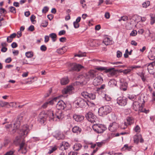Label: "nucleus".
Masks as SVG:
<instances>
[{"label":"nucleus","instance_id":"obj_1","mask_svg":"<svg viewBox=\"0 0 155 155\" xmlns=\"http://www.w3.org/2000/svg\"><path fill=\"white\" fill-rule=\"evenodd\" d=\"M111 108L109 105L101 107L99 109L98 113L100 116H104L111 112Z\"/></svg>","mask_w":155,"mask_h":155},{"label":"nucleus","instance_id":"obj_2","mask_svg":"<svg viewBox=\"0 0 155 155\" xmlns=\"http://www.w3.org/2000/svg\"><path fill=\"white\" fill-rule=\"evenodd\" d=\"M92 128L94 130L98 133H102L106 129L104 125L101 124H94Z\"/></svg>","mask_w":155,"mask_h":155},{"label":"nucleus","instance_id":"obj_3","mask_svg":"<svg viewBox=\"0 0 155 155\" xmlns=\"http://www.w3.org/2000/svg\"><path fill=\"white\" fill-rule=\"evenodd\" d=\"M20 124L19 121H18L17 123H14L13 126L12 124H8L5 127L7 129H9V131L12 132V134H14L19 127Z\"/></svg>","mask_w":155,"mask_h":155},{"label":"nucleus","instance_id":"obj_4","mask_svg":"<svg viewBox=\"0 0 155 155\" xmlns=\"http://www.w3.org/2000/svg\"><path fill=\"white\" fill-rule=\"evenodd\" d=\"M85 116L88 121L91 123H94L98 121L96 116L91 112H88L86 114Z\"/></svg>","mask_w":155,"mask_h":155},{"label":"nucleus","instance_id":"obj_5","mask_svg":"<svg viewBox=\"0 0 155 155\" xmlns=\"http://www.w3.org/2000/svg\"><path fill=\"white\" fill-rule=\"evenodd\" d=\"M74 103L81 107H84L86 105H88V103L81 97L77 98L75 101Z\"/></svg>","mask_w":155,"mask_h":155},{"label":"nucleus","instance_id":"obj_6","mask_svg":"<svg viewBox=\"0 0 155 155\" xmlns=\"http://www.w3.org/2000/svg\"><path fill=\"white\" fill-rule=\"evenodd\" d=\"M29 131L28 126L27 125H23L21 129L20 134L22 137L24 136H26Z\"/></svg>","mask_w":155,"mask_h":155},{"label":"nucleus","instance_id":"obj_7","mask_svg":"<svg viewBox=\"0 0 155 155\" xmlns=\"http://www.w3.org/2000/svg\"><path fill=\"white\" fill-rule=\"evenodd\" d=\"M81 95L88 100H93L95 98V96L93 94H89L86 91H83L81 93Z\"/></svg>","mask_w":155,"mask_h":155},{"label":"nucleus","instance_id":"obj_8","mask_svg":"<svg viewBox=\"0 0 155 155\" xmlns=\"http://www.w3.org/2000/svg\"><path fill=\"white\" fill-rule=\"evenodd\" d=\"M45 113L47 116V118L49 117L50 120H57V119H55V117L53 111L52 110H49L45 111Z\"/></svg>","mask_w":155,"mask_h":155},{"label":"nucleus","instance_id":"obj_9","mask_svg":"<svg viewBox=\"0 0 155 155\" xmlns=\"http://www.w3.org/2000/svg\"><path fill=\"white\" fill-rule=\"evenodd\" d=\"M47 118L45 111H42L40 113L38 116V120L41 124L45 123Z\"/></svg>","mask_w":155,"mask_h":155},{"label":"nucleus","instance_id":"obj_10","mask_svg":"<svg viewBox=\"0 0 155 155\" xmlns=\"http://www.w3.org/2000/svg\"><path fill=\"white\" fill-rule=\"evenodd\" d=\"M155 61L149 64L147 66L149 72L150 74H153L155 73Z\"/></svg>","mask_w":155,"mask_h":155},{"label":"nucleus","instance_id":"obj_11","mask_svg":"<svg viewBox=\"0 0 155 155\" xmlns=\"http://www.w3.org/2000/svg\"><path fill=\"white\" fill-rule=\"evenodd\" d=\"M127 98L125 97H119L117 99V103L120 106H124L127 104Z\"/></svg>","mask_w":155,"mask_h":155},{"label":"nucleus","instance_id":"obj_12","mask_svg":"<svg viewBox=\"0 0 155 155\" xmlns=\"http://www.w3.org/2000/svg\"><path fill=\"white\" fill-rule=\"evenodd\" d=\"M103 81L102 77L98 74L93 81V84L94 86H97L101 84Z\"/></svg>","mask_w":155,"mask_h":155},{"label":"nucleus","instance_id":"obj_13","mask_svg":"<svg viewBox=\"0 0 155 155\" xmlns=\"http://www.w3.org/2000/svg\"><path fill=\"white\" fill-rule=\"evenodd\" d=\"M59 97H54L51 100L45 102L42 105V107L44 108H45L47 107L48 104H53L55 102H57V100L59 99Z\"/></svg>","mask_w":155,"mask_h":155},{"label":"nucleus","instance_id":"obj_14","mask_svg":"<svg viewBox=\"0 0 155 155\" xmlns=\"http://www.w3.org/2000/svg\"><path fill=\"white\" fill-rule=\"evenodd\" d=\"M74 90V87L71 85H70L64 88L62 90V93L63 94H70L72 93L73 90Z\"/></svg>","mask_w":155,"mask_h":155},{"label":"nucleus","instance_id":"obj_15","mask_svg":"<svg viewBox=\"0 0 155 155\" xmlns=\"http://www.w3.org/2000/svg\"><path fill=\"white\" fill-rule=\"evenodd\" d=\"M74 90V87L71 85H70L64 88L62 90V93L63 94H70L72 93L73 90Z\"/></svg>","mask_w":155,"mask_h":155},{"label":"nucleus","instance_id":"obj_16","mask_svg":"<svg viewBox=\"0 0 155 155\" xmlns=\"http://www.w3.org/2000/svg\"><path fill=\"white\" fill-rule=\"evenodd\" d=\"M134 142L137 144H138L139 141L140 143H143L144 141L141 135L138 134H137L134 136Z\"/></svg>","mask_w":155,"mask_h":155},{"label":"nucleus","instance_id":"obj_17","mask_svg":"<svg viewBox=\"0 0 155 155\" xmlns=\"http://www.w3.org/2000/svg\"><path fill=\"white\" fill-rule=\"evenodd\" d=\"M55 119H58L59 120H62L64 117V115L61 110H58L55 113L54 115Z\"/></svg>","mask_w":155,"mask_h":155},{"label":"nucleus","instance_id":"obj_18","mask_svg":"<svg viewBox=\"0 0 155 155\" xmlns=\"http://www.w3.org/2000/svg\"><path fill=\"white\" fill-rule=\"evenodd\" d=\"M26 145L24 141H23L20 145V149L18 151L22 153H25L27 152Z\"/></svg>","mask_w":155,"mask_h":155},{"label":"nucleus","instance_id":"obj_19","mask_svg":"<svg viewBox=\"0 0 155 155\" xmlns=\"http://www.w3.org/2000/svg\"><path fill=\"white\" fill-rule=\"evenodd\" d=\"M87 75L86 74L79 75L78 78L80 80V83L84 84H86L87 81L88 80V79L87 78Z\"/></svg>","mask_w":155,"mask_h":155},{"label":"nucleus","instance_id":"obj_20","mask_svg":"<svg viewBox=\"0 0 155 155\" xmlns=\"http://www.w3.org/2000/svg\"><path fill=\"white\" fill-rule=\"evenodd\" d=\"M119 127L118 124L115 122L113 123L110 125L109 127V130L111 132L116 131Z\"/></svg>","mask_w":155,"mask_h":155},{"label":"nucleus","instance_id":"obj_21","mask_svg":"<svg viewBox=\"0 0 155 155\" xmlns=\"http://www.w3.org/2000/svg\"><path fill=\"white\" fill-rule=\"evenodd\" d=\"M66 107L65 104L62 100L59 101L56 106L58 110L64 109Z\"/></svg>","mask_w":155,"mask_h":155},{"label":"nucleus","instance_id":"obj_22","mask_svg":"<svg viewBox=\"0 0 155 155\" xmlns=\"http://www.w3.org/2000/svg\"><path fill=\"white\" fill-rule=\"evenodd\" d=\"M140 67L138 66H132L129 67V68L121 71H120V72L123 73L125 74H127L130 73L131 71L134 69L140 68Z\"/></svg>","mask_w":155,"mask_h":155},{"label":"nucleus","instance_id":"obj_23","mask_svg":"<svg viewBox=\"0 0 155 155\" xmlns=\"http://www.w3.org/2000/svg\"><path fill=\"white\" fill-rule=\"evenodd\" d=\"M149 58L151 60L155 59V48H152L149 52L148 55Z\"/></svg>","mask_w":155,"mask_h":155},{"label":"nucleus","instance_id":"obj_24","mask_svg":"<svg viewBox=\"0 0 155 155\" xmlns=\"http://www.w3.org/2000/svg\"><path fill=\"white\" fill-rule=\"evenodd\" d=\"M97 72L94 70H91L89 71L87 75V77L89 78L93 79L94 77L97 75Z\"/></svg>","mask_w":155,"mask_h":155},{"label":"nucleus","instance_id":"obj_25","mask_svg":"<svg viewBox=\"0 0 155 155\" xmlns=\"http://www.w3.org/2000/svg\"><path fill=\"white\" fill-rule=\"evenodd\" d=\"M71 68L73 70L78 71L83 68L84 67L81 64H74L71 66Z\"/></svg>","mask_w":155,"mask_h":155},{"label":"nucleus","instance_id":"obj_26","mask_svg":"<svg viewBox=\"0 0 155 155\" xmlns=\"http://www.w3.org/2000/svg\"><path fill=\"white\" fill-rule=\"evenodd\" d=\"M95 68L97 70L99 71H102L105 70L106 72H110L112 70H113L114 69V68L107 69L106 67H97Z\"/></svg>","mask_w":155,"mask_h":155},{"label":"nucleus","instance_id":"obj_27","mask_svg":"<svg viewBox=\"0 0 155 155\" xmlns=\"http://www.w3.org/2000/svg\"><path fill=\"white\" fill-rule=\"evenodd\" d=\"M74 119L77 122H80L84 120V117L81 115H78L74 114L73 115Z\"/></svg>","mask_w":155,"mask_h":155},{"label":"nucleus","instance_id":"obj_28","mask_svg":"<svg viewBox=\"0 0 155 155\" xmlns=\"http://www.w3.org/2000/svg\"><path fill=\"white\" fill-rule=\"evenodd\" d=\"M120 89L124 91H126L127 88V83L126 82H122L121 81H120Z\"/></svg>","mask_w":155,"mask_h":155},{"label":"nucleus","instance_id":"obj_29","mask_svg":"<svg viewBox=\"0 0 155 155\" xmlns=\"http://www.w3.org/2000/svg\"><path fill=\"white\" fill-rule=\"evenodd\" d=\"M60 82L61 85H65L69 83V80L67 77L63 78L61 79Z\"/></svg>","mask_w":155,"mask_h":155},{"label":"nucleus","instance_id":"obj_30","mask_svg":"<svg viewBox=\"0 0 155 155\" xmlns=\"http://www.w3.org/2000/svg\"><path fill=\"white\" fill-rule=\"evenodd\" d=\"M113 41L111 40L109 38H104L103 41V43L106 45H110L112 44Z\"/></svg>","mask_w":155,"mask_h":155},{"label":"nucleus","instance_id":"obj_31","mask_svg":"<svg viewBox=\"0 0 155 155\" xmlns=\"http://www.w3.org/2000/svg\"><path fill=\"white\" fill-rule=\"evenodd\" d=\"M108 84L110 86L113 87L117 85V81L115 79H112L108 82Z\"/></svg>","mask_w":155,"mask_h":155},{"label":"nucleus","instance_id":"obj_32","mask_svg":"<svg viewBox=\"0 0 155 155\" xmlns=\"http://www.w3.org/2000/svg\"><path fill=\"white\" fill-rule=\"evenodd\" d=\"M81 131V129L77 126H74L72 129V131L74 133H80Z\"/></svg>","mask_w":155,"mask_h":155},{"label":"nucleus","instance_id":"obj_33","mask_svg":"<svg viewBox=\"0 0 155 155\" xmlns=\"http://www.w3.org/2000/svg\"><path fill=\"white\" fill-rule=\"evenodd\" d=\"M69 147L70 145L68 143L66 142H62L61 148L62 149H63V148L64 150H65L67 149L68 147Z\"/></svg>","mask_w":155,"mask_h":155},{"label":"nucleus","instance_id":"obj_34","mask_svg":"<svg viewBox=\"0 0 155 155\" xmlns=\"http://www.w3.org/2000/svg\"><path fill=\"white\" fill-rule=\"evenodd\" d=\"M82 145L79 143H75L73 149L74 150L78 151L80 150L82 147Z\"/></svg>","mask_w":155,"mask_h":155},{"label":"nucleus","instance_id":"obj_35","mask_svg":"<svg viewBox=\"0 0 155 155\" xmlns=\"http://www.w3.org/2000/svg\"><path fill=\"white\" fill-rule=\"evenodd\" d=\"M139 107V104L138 102L135 101L134 102L133 104V109L134 110L137 111Z\"/></svg>","mask_w":155,"mask_h":155},{"label":"nucleus","instance_id":"obj_36","mask_svg":"<svg viewBox=\"0 0 155 155\" xmlns=\"http://www.w3.org/2000/svg\"><path fill=\"white\" fill-rule=\"evenodd\" d=\"M127 125H131L134 122V120L132 117H128L127 119Z\"/></svg>","mask_w":155,"mask_h":155},{"label":"nucleus","instance_id":"obj_37","mask_svg":"<svg viewBox=\"0 0 155 155\" xmlns=\"http://www.w3.org/2000/svg\"><path fill=\"white\" fill-rule=\"evenodd\" d=\"M150 16L151 18L150 24L151 25H153L155 22V15L151 14H150Z\"/></svg>","mask_w":155,"mask_h":155},{"label":"nucleus","instance_id":"obj_38","mask_svg":"<svg viewBox=\"0 0 155 155\" xmlns=\"http://www.w3.org/2000/svg\"><path fill=\"white\" fill-rule=\"evenodd\" d=\"M49 37L52 39L53 41H55L56 40L57 37L56 35L54 33H52L49 35Z\"/></svg>","mask_w":155,"mask_h":155},{"label":"nucleus","instance_id":"obj_39","mask_svg":"<svg viewBox=\"0 0 155 155\" xmlns=\"http://www.w3.org/2000/svg\"><path fill=\"white\" fill-rule=\"evenodd\" d=\"M150 5V2L147 1L143 2L142 4V6L143 8H147Z\"/></svg>","mask_w":155,"mask_h":155},{"label":"nucleus","instance_id":"obj_40","mask_svg":"<svg viewBox=\"0 0 155 155\" xmlns=\"http://www.w3.org/2000/svg\"><path fill=\"white\" fill-rule=\"evenodd\" d=\"M138 110L139 112H144L146 113H147V111L145 109L143 108L142 105L140 106V107H139V108H138Z\"/></svg>","mask_w":155,"mask_h":155},{"label":"nucleus","instance_id":"obj_41","mask_svg":"<svg viewBox=\"0 0 155 155\" xmlns=\"http://www.w3.org/2000/svg\"><path fill=\"white\" fill-rule=\"evenodd\" d=\"M9 10L10 12L13 13H16L15 8L13 6H11L9 7Z\"/></svg>","mask_w":155,"mask_h":155},{"label":"nucleus","instance_id":"obj_42","mask_svg":"<svg viewBox=\"0 0 155 155\" xmlns=\"http://www.w3.org/2000/svg\"><path fill=\"white\" fill-rule=\"evenodd\" d=\"M15 150H14L12 149L6 153L4 155H12L15 153Z\"/></svg>","mask_w":155,"mask_h":155},{"label":"nucleus","instance_id":"obj_43","mask_svg":"<svg viewBox=\"0 0 155 155\" xmlns=\"http://www.w3.org/2000/svg\"><path fill=\"white\" fill-rule=\"evenodd\" d=\"M9 140L7 139H5L4 140L3 144H2V147H6L8 144Z\"/></svg>","mask_w":155,"mask_h":155},{"label":"nucleus","instance_id":"obj_44","mask_svg":"<svg viewBox=\"0 0 155 155\" xmlns=\"http://www.w3.org/2000/svg\"><path fill=\"white\" fill-rule=\"evenodd\" d=\"M25 55L28 58H31L33 56V54L31 52H28L26 53Z\"/></svg>","mask_w":155,"mask_h":155},{"label":"nucleus","instance_id":"obj_45","mask_svg":"<svg viewBox=\"0 0 155 155\" xmlns=\"http://www.w3.org/2000/svg\"><path fill=\"white\" fill-rule=\"evenodd\" d=\"M127 122H125L124 123L122 124L121 125V128L123 129H125L127 127Z\"/></svg>","mask_w":155,"mask_h":155},{"label":"nucleus","instance_id":"obj_46","mask_svg":"<svg viewBox=\"0 0 155 155\" xmlns=\"http://www.w3.org/2000/svg\"><path fill=\"white\" fill-rule=\"evenodd\" d=\"M104 98L107 101H109L111 99V97L108 95L105 94Z\"/></svg>","mask_w":155,"mask_h":155},{"label":"nucleus","instance_id":"obj_47","mask_svg":"<svg viewBox=\"0 0 155 155\" xmlns=\"http://www.w3.org/2000/svg\"><path fill=\"white\" fill-rule=\"evenodd\" d=\"M40 50L43 51H45L47 50V47L44 45H42L40 47Z\"/></svg>","mask_w":155,"mask_h":155},{"label":"nucleus","instance_id":"obj_48","mask_svg":"<svg viewBox=\"0 0 155 155\" xmlns=\"http://www.w3.org/2000/svg\"><path fill=\"white\" fill-rule=\"evenodd\" d=\"M137 34V32L136 30H133L132 31L131 33H130V35L131 36H136Z\"/></svg>","mask_w":155,"mask_h":155},{"label":"nucleus","instance_id":"obj_49","mask_svg":"<svg viewBox=\"0 0 155 155\" xmlns=\"http://www.w3.org/2000/svg\"><path fill=\"white\" fill-rule=\"evenodd\" d=\"M48 8L47 6L45 7L42 10V12L43 13H46L48 10Z\"/></svg>","mask_w":155,"mask_h":155},{"label":"nucleus","instance_id":"obj_50","mask_svg":"<svg viewBox=\"0 0 155 155\" xmlns=\"http://www.w3.org/2000/svg\"><path fill=\"white\" fill-rule=\"evenodd\" d=\"M122 56V53L119 51H118L117 52V58L120 57Z\"/></svg>","mask_w":155,"mask_h":155},{"label":"nucleus","instance_id":"obj_51","mask_svg":"<svg viewBox=\"0 0 155 155\" xmlns=\"http://www.w3.org/2000/svg\"><path fill=\"white\" fill-rule=\"evenodd\" d=\"M73 25L74 28H77L79 27V25L78 23L74 21L73 23Z\"/></svg>","mask_w":155,"mask_h":155},{"label":"nucleus","instance_id":"obj_52","mask_svg":"<svg viewBox=\"0 0 155 155\" xmlns=\"http://www.w3.org/2000/svg\"><path fill=\"white\" fill-rule=\"evenodd\" d=\"M134 130L136 132H140V127L138 126L137 125L135 128Z\"/></svg>","mask_w":155,"mask_h":155},{"label":"nucleus","instance_id":"obj_53","mask_svg":"<svg viewBox=\"0 0 155 155\" xmlns=\"http://www.w3.org/2000/svg\"><path fill=\"white\" fill-rule=\"evenodd\" d=\"M56 52L59 54H62L64 53V52L61 48L57 49Z\"/></svg>","mask_w":155,"mask_h":155},{"label":"nucleus","instance_id":"obj_54","mask_svg":"<svg viewBox=\"0 0 155 155\" xmlns=\"http://www.w3.org/2000/svg\"><path fill=\"white\" fill-rule=\"evenodd\" d=\"M57 147L56 146H54V147H52L51 148V149L49 151V153H52L55 150L57 149Z\"/></svg>","mask_w":155,"mask_h":155},{"label":"nucleus","instance_id":"obj_55","mask_svg":"<svg viewBox=\"0 0 155 155\" xmlns=\"http://www.w3.org/2000/svg\"><path fill=\"white\" fill-rule=\"evenodd\" d=\"M65 31L64 30H61L58 33V35H64L65 34Z\"/></svg>","mask_w":155,"mask_h":155},{"label":"nucleus","instance_id":"obj_56","mask_svg":"<svg viewBox=\"0 0 155 155\" xmlns=\"http://www.w3.org/2000/svg\"><path fill=\"white\" fill-rule=\"evenodd\" d=\"M80 2L81 4H82V7L83 8H84L86 6V4L85 3V0H81Z\"/></svg>","mask_w":155,"mask_h":155},{"label":"nucleus","instance_id":"obj_57","mask_svg":"<svg viewBox=\"0 0 155 155\" xmlns=\"http://www.w3.org/2000/svg\"><path fill=\"white\" fill-rule=\"evenodd\" d=\"M59 41L61 42H64L66 41V38L65 37H62L60 38Z\"/></svg>","mask_w":155,"mask_h":155},{"label":"nucleus","instance_id":"obj_58","mask_svg":"<svg viewBox=\"0 0 155 155\" xmlns=\"http://www.w3.org/2000/svg\"><path fill=\"white\" fill-rule=\"evenodd\" d=\"M17 44L15 42H13L11 45V46L13 48H16L17 47Z\"/></svg>","mask_w":155,"mask_h":155},{"label":"nucleus","instance_id":"obj_59","mask_svg":"<svg viewBox=\"0 0 155 155\" xmlns=\"http://www.w3.org/2000/svg\"><path fill=\"white\" fill-rule=\"evenodd\" d=\"M104 16L107 19H109L110 17V15L109 13L106 12L105 13Z\"/></svg>","mask_w":155,"mask_h":155},{"label":"nucleus","instance_id":"obj_60","mask_svg":"<svg viewBox=\"0 0 155 155\" xmlns=\"http://www.w3.org/2000/svg\"><path fill=\"white\" fill-rule=\"evenodd\" d=\"M7 41L8 43H10L12 42V41L13 39L11 38L10 37L8 36L7 37Z\"/></svg>","mask_w":155,"mask_h":155},{"label":"nucleus","instance_id":"obj_61","mask_svg":"<svg viewBox=\"0 0 155 155\" xmlns=\"http://www.w3.org/2000/svg\"><path fill=\"white\" fill-rule=\"evenodd\" d=\"M105 84H103L98 88L97 90L98 91L100 90H103L105 88Z\"/></svg>","mask_w":155,"mask_h":155},{"label":"nucleus","instance_id":"obj_62","mask_svg":"<svg viewBox=\"0 0 155 155\" xmlns=\"http://www.w3.org/2000/svg\"><path fill=\"white\" fill-rule=\"evenodd\" d=\"M28 30L32 31L34 30V26L33 25H31L28 28Z\"/></svg>","mask_w":155,"mask_h":155},{"label":"nucleus","instance_id":"obj_63","mask_svg":"<svg viewBox=\"0 0 155 155\" xmlns=\"http://www.w3.org/2000/svg\"><path fill=\"white\" fill-rule=\"evenodd\" d=\"M49 40V37L48 36H45V42H47Z\"/></svg>","mask_w":155,"mask_h":155},{"label":"nucleus","instance_id":"obj_64","mask_svg":"<svg viewBox=\"0 0 155 155\" xmlns=\"http://www.w3.org/2000/svg\"><path fill=\"white\" fill-rule=\"evenodd\" d=\"M140 77H141V79L144 82L145 81L146 78L144 77L143 74H141L140 75Z\"/></svg>","mask_w":155,"mask_h":155}]
</instances>
